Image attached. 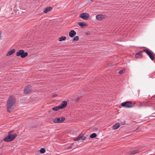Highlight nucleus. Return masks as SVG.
Listing matches in <instances>:
<instances>
[{
	"mask_svg": "<svg viewBox=\"0 0 155 155\" xmlns=\"http://www.w3.org/2000/svg\"><path fill=\"white\" fill-rule=\"evenodd\" d=\"M28 55V53L27 52H25L23 50H20L18 51L16 54L17 56H20L21 58H24L26 57Z\"/></svg>",
	"mask_w": 155,
	"mask_h": 155,
	"instance_id": "obj_3",
	"label": "nucleus"
},
{
	"mask_svg": "<svg viewBox=\"0 0 155 155\" xmlns=\"http://www.w3.org/2000/svg\"><path fill=\"white\" fill-rule=\"evenodd\" d=\"M76 34V32L74 30H72L69 32V36L71 37H74Z\"/></svg>",
	"mask_w": 155,
	"mask_h": 155,
	"instance_id": "obj_15",
	"label": "nucleus"
},
{
	"mask_svg": "<svg viewBox=\"0 0 155 155\" xmlns=\"http://www.w3.org/2000/svg\"><path fill=\"white\" fill-rule=\"evenodd\" d=\"M73 144L74 143H72L71 144V145L69 147H67L66 148V149L67 150H70V149H71L72 148H73Z\"/></svg>",
	"mask_w": 155,
	"mask_h": 155,
	"instance_id": "obj_24",
	"label": "nucleus"
},
{
	"mask_svg": "<svg viewBox=\"0 0 155 155\" xmlns=\"http://www.w3.org/2000/svg\"><path fill=\"white\" fill-rule=\"evenodd\" d=\"M79 17L83 19L87 20V13H82L80 15Z\"/></svg>",
	"mask_w": 155,
	"mask_h": 155,
	"instance_id": "obj_11",
	"label": "nucleus"
},
{
	"mask_svg": "<svg viewBox=\"0 0 155 155\" xmlns=\"http://www.w3.org/2000/svg\"><path fill=\"white\" fill-rule=\"evenodd\" d=\"M125 69H123V70H120L119 72V73L120 74H123L125 72Z\"/></svg>",
	"mask_w": 155,
	"mask_h": 155,
	"instance_id": "obj_23",
	"label": "nucleus"
},
{
	"mask_svg": "<svg viewBox=\"0 0 155 155\" xmlns=\"http://www.w3.org/2000/svg\"><path fill=\"white\" fill-rule=\"evenodd\" d=\"M120 124L119 123H117L114 125L112 127L114 130H116L119 128L120 127Z\"/></svg>",
	"mask_w": 155,
	"mask_h": 155,
	"instance_id": "obj_17",
	"label": "nucleus"
},
{
	"mask_svg": "<svg viewBox=\"0 0 155 155\" xmlns=\"http://www.w3.org/2000/svg\"><path fill=\"white\" fill-rule=\"evenodd\" d=\"M67 104V102L65 101H64L61 104L59 105L61 109H63L65 107Z\"/></svg>",
	"mask_w": 155,
	"mask_h": 155,
	"instance_id": "obj_12",
	"label": "nucleus"
},
{
	"mask_svg": "<svg viewBox=\"0 0 155 155\" xmlns=\"http://www.w3.org/2000/svg\"><path fill=\"white\" fill-rule=\"evenodd\" d=\"M138 153V151L137 150H135L133 151H132L131 153V154H135Z\"/></svg>",
	"mask_w": 155,
	"mask_h": 155,
	"instance_id": "obj_25",
	"label": "nucleus"
},
{
	"mask_svg": "<svg viewBox=\"0 0 155 155\" xmlns=\"http://www.w3.org/2000/svg\"><path fill=\"white\" fill-rule=\"evenodd\" d=\"M154 98H155V96L154 97Z\"/></svg>",
	"mask_w": 155,
	"mask_h": 155,
	"instance_id": "obj_28",
	"label": "nucleus"
},
{
	"mask_svg": "<svg viewBox=\"0 0 155 155\" xmlns=\"http://www.w3.org/2000/svg\"><path fill=\"white\" fill-rule=\"evenodd\" d=\"M86 138V137L84 136V134H81L79 135L77 138L74 139V141H78L80 140H84Z\"/></svg>",
	"mask_w": 155,
	"mask_h": 155,
	"instance_id": "obj_8",
	"label": "nucleus"
},
{
	"mask_svg": "<svg viewBox=\"0 0 155 155\" xmlns=\"http://www.w3.org/2000/svg\"><path fill=\"white\" fill-rule=\"evenodd\" d=\"M45 151H46L45 150L44 148H42L40 150V152L41 153H45Z\"/></svg>",
	"mask_w": 155,
	"mask_h": 155,
	"instance_id": "obj_21",
	"label": "nucleus"
},
{
	"mask_svg": "<svg viewBox=\"0 0 155 155\" xmlns=\"http://www.w3.org/2000/svg\"><path fill=\"white\" fill-rule=\"evenodd\" d=\"M31 86L30 85H28L24 90V93L27 94L29 93L30 92L32 91V90L31 89Z\"/></svg>",
	"mask_w": 155,
	"mask_h": 155,
	"instance_id": "obj_7",
	"label": "nucleus"
},
{
	"mask_svg": "<svg viewBox=\"0 0 155 155\" xmlns=\"http://www.w3.org/2000/svg\"><path fill=\"white\" fill-rule=\"evenodd\" d=\"M105 17V15H97L96 16V18L97 20L100 21L103 19Z\"/></svg>",
	"mask_w": 155,
	"mask_h": 155,
	"instance_id": "obj_10",
	"label": "nucleus"
},
{
	"mask_svg": "<svg viewBox=\"0 0 155 155\" xmlns=\"http://www.w3.org/2000/svg\"><path fill=\"white\" fill-rule=\"evenodd\" d=\"M66 39V37L65 36H62L59 38V41H62L65 40Z\"/></svg>",
	"mask_w": 155,
	"mask_h": 155,
	"instance_id": "obj_19",
	"label": "nucleus"
},
{
	"mask_svg": "<svg viewBox=\"0 0 155 155\" xmlns=\"http://www.w3.org/2000/svg\"><path fill=\"white\" fill-rule=\"evenodd\" d=\"M94 0H91V1H94Z\"/></svg>",
	"mask_w": 155,
	"mask_h": 155,
	"instance_id": "obj_27",
	"label": "nucleus"
},
{
	"mask_svg": "<svg viewBox=\"0 0 155 155\" xmlns=\"http://www.w3.org/2000/svg\"><path fill=\"white\" fill-rule=\"evenodd\" d=\"M52 9V7H48L45 8L44 9L43 12L45 13H47L51 11Z\"/></svg>",
	"mask_w": 155,
	"mask_h": 155,
	"instance_id": "obj_14",
	"label": "nucleus"
},
{
	"mask_svg": "<svg viewBox=\"0 0 155 155\" xmlns=\"http://www.w3.org/2000/svg\"><path fill=\"white\" fill-rule=\"evenodd\" d=\"M65 120L64 117L56 118L53 119V121L55 123H61Z\"/></svg>",
	"mask_w": 155,
	"mask_h": 155,
	"instance_id": "obj_6",
	"label": "nucleus"
},
{
	"mask_svg": "<svg viewBox=\"0 0 155 155\" xmlns=\"http://www.w3.org/2000/svg\"><path fill=\"white\" fill-rule=\"evenodd\" d=\"M79 39V38L78 36H76L74 37L73 38V41H78V40Z\"/></svg>",
	"mask_w": 155,
	"mask_h": 155,
	"instance_id": "obj_22",
	"label": "nucleus"
},
{
	"mask_svg": "<svg viewBox=\"0 0 155 155\" xmlns=\"http://www.w3.org/2000/svg\"><path fill=\"white\" fill-rule=\"evenodd\" d=\"M16 102V99L14 96L12 95L9 97L7 103V110L8 112L10 113L12 111Z\"/></svg>",
	"mask_w": 155,
	"mask_h": 155,
	"instance_id": "obj_1",
	"label": "nucleus"
},
{
	"mask_svg": "<svg viewBox=\"0 0 155 155\" xmlns=\"http://www.w3.org/2000/svg\"><path fill=\"white\" fill-rule=\"evenodd\" d=\"M97 136V134L96 133H94L90 136V137L91 138H93L96 137Z\"/></svg>",
	"mask_w": 155,
	"mask_h": 155,
	"instance_id": "obj_20",
	"label": "nucleus"
},
{
	"mask_svg": "<svg viewBox=\"0 0 155 155\" xmlns=\"http://www.w3.org/2000/svg\"><path fill=\"white\" fill-rule=\"evenodd\" d=\"M57 96V94H54V95H53V96H53V97H56Z\"/></svg>",
	"mask_w": 155,
	"mask_h": 155,
	"instance_id": "obj_26",
	"label": "nucleus"
},
{
	"mask_svg": "<svg viewBox=\"0 0 155 155\" xmlns=\"http://www.w3.org/2000/svg\"><path fill=\"white\" fill-rule=\"evenodd\" d=\"M143 52L144 51L143 50L135 54V57L137 58H142L143 57L142 54Z\"/></svg>",
	"mask_w": 155,
	"mask_h": 155,
	"instance_id": "obj_9",
	"label": "nucleus"
},
{
	"mask_svg": "<svg viewBox=\"0 0 155 155\" xmlns=\"http://www.w3.org/2000/svg\"><path fill=\"white\" fill-rule=\"evenodd\" d=\"M78 24L79 25L81 28H83L86 26L87 25V24L85 22H79L78 23Z\"/></svg>",
	"mask_w": 155,
	"mask_h": 155,
	"instance_id": "obj_13",
	"label": "nucleus"
},
{
	"mask_svg": "<svg viewBox=\"0 0 155 155\" xmlns=\"http://www.w3.org/2000/svg\"><path fill=\"white\" fill-rule=\"evenodd\" d=\"M59 109H61L59 107V105L58 106L54 107L52 108V109L54 111H57Z\"/></svg>",
	"mask_w": 155,
	"mask_h": 155,
	"instance_id": "obj_18",
	"label": "nucleus"
},
{
	"mask_svg": "<svg viewBox=\"0 0 155 155\" xmlns=\"http://www.w3.org/2000/svg\"><path fill=\"white\" fill-rule=\"evenodd\" d=\"M12 131H10L8 133V135L4 139V140L5 142H9L13 140L17 136L16 134H12Z\"/></svg>",
	"mask_w": 155,
	"mask_h": 155,
	"instance_id": "obj_2",
	"label": "nucleus"
},
{
	"mask_svg": "<svg viewBox=\"0 0 155 155\" xmlns=\"http://www.w3.org/2000/svg\"><path fill=\"white\" fill-rule=\"evenodd\" d=\"M133 105L132 102L130 101L122 103L121 104V105L122 107L127 108H130L132 107Z\"/></svg>",
	"mask_w": 155,
	"mask_h": 155,
	"instance_id": "obj_4",
	"label": "nucleus"
},
{
	"mask_svg": "<svg viewBox=\"0 0 155 155\" xmlns=\"http://www.w3.org/2000/svg\"><path fill=\"white\" fill-rule=\"evenodd\" d=\"M15 52V49H12L11 51H9L6 54L7 56H9L14 53Z\"/></svg>",
	"mask_w": 155,
	"mask_h": 155,
	"instance_id": "obj_16",
	"label": "nucleus"
},
{
	"mask_svg": "<svg viewBox=\"0 0 155 155\" xmlns=\"http://www.w3.org/2000/svg\"><path fill=\"white\" fill-rule=\"evenodd\" d=\"M144 52H145L149 57L152 60H153L154 59V54L150 52L149 49H144L143 50Z\"/></svg>",
	"mask_w": 155,
	"mask_h": 155,
	"instance_id": "obj_5",
	"label": "nucleus"
}]
</instances>
